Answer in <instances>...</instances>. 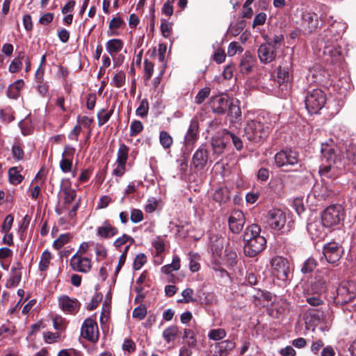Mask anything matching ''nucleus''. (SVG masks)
<instances>
[{"instance_id":"6ab92c4d","label":"nucleus","mask_w":356,"mask_h":356,"mask_svg":"<svg viewBox=\"0 0 356 356\" xmlns=\"http://www.w3.org/2000/svg\"><path fill=\"white\" fill-rule=\"evenodd\" d=\"M60 308L71 314H76L81 306L80 302L76 298H70L67 296H63L58 299Z\"/></svg>"},{"instance_id":"473e14b6","label":"nucleus","mask_w":356,"mask_h":356,"mask_svg":"<svg viewBox=\"0 0 356 356\" xmlns=\"http://www.w3.org/2000/svg\"><path fill=\"white\" fill-rule=\"evenodd\" d=\"M261 229L259 225L252 224L248 226L244 232L243 240L250 241V239H254L257 236L260 235Z\"/></svg>"},{"instance_id":"aec40b11","label":"nucleus","mask_w":356,"mask_h":356,"mask_svg":"<svg viewBox=\"0 0 356 356\" xmlns=\"http://www.w3.org/2000/svg\"><path fill=\"white\" fill-rule=\"evenodd\" d=\"M230 100L222 96H216L209 101L210 106L213 113L223 114L227 111Z\"/></svg>"},{"instance_id":"f3484780","label":"nucleus","mask_w":356,"mask_h":356,"mask_svg":"<svg viewBox=\"0 0 356 356\" xmlns=\"http://www.w3.org/2000/svg\"><path fill=\"white\" fill-rule=\"evenodd\" d=\"M209 159L208 151L204 145H201L194 153L192 165L197 169H202L207 164Z\"/></svg>"},{"instance_id":"8fccbe9b","label":"nucleus","mask_w":356,"mask_h":356,"mask_svg":"<svg viewBox=\"0 0 356 356\" xmlns=\"http://www.w3.org/2000/svg\"><path fill=\"white\" fill-rule=\"evenodd\" d=\"M227 114L234 119L241 116V112L238 106L235 105L232 100H230L229 105L227 109Z\"/></svg>"},{"instance_id":"052dcab7","label":"nucleus","mask_w":356,"mask_h":356,"mask_svg":"<svg viewBox=\"0 0 356 356\" xmlns=\"http://www.w3.org/2000/svg\"><path fill=\"white\" fill-rule=\"evenodd\" d=\"M147 257L146 256L141 253L136 255L134 261V270H140L142 266L146 263Z\"/></svg>"},{"instance_id":"4be33fe9","label":"nucleus","mask_w":356,"mask_h":356,"mask_svg":"<svg viewBox=\"0 0 356 356\" xmlns=\"http://www.w3.org/2000/svg\"><path fill=\"white\" fill-rule=\"evenodd\" d=\"M323 222L314 221L308 223L307 231L313 239H323L325 236Z\"/></svg>"},{"instance_id":"412c9836","label":"nucleus","mask_w":356,"mask_h":356,"mask_svg":"<svg viewBox=\"0 0 356 356\" xmlns=\"http://www.w3.org/2000/svg\"><path fill=\"white\" fill-rule=\"evenodd\" d=\"M22 266L19 262H17L11 268L10 276L6 282L7 288H13L19 284L22 279Z\"/></svg>"},{"instance_id":"2eb2a0df","label":"nucleus","mask_w":356,"mask_h":356,"mask_svg":"<svg viewBox=\"0 0 356 356\" xmlns=\"http://www.w3.org/2000/svg\"><path fill=\"white\" fill-rule=\"evenodd\" d=\"M342 254L341 248L336 243H329L324 246L323 255L328 263L335 264Z\"/></svg>"},{"instance_id":"c756f323","label":"nucleus","mask_w":356,"mask_h":356,"mask_svg":"<svg viewBox=\"0 0 356 356\" xmlns=\"http://www.w3.org/2000/svg\"><path fill=\"white\" fill-rule=\"evenodd\" d=\"M24 86V82L22 79H18L13 83L10 84L7 90L8 97L12 99H17L20 90Z\"/></svg>"},{"instance_id":"9d476101","label":"nucleus","mask_w":356,"mask_h":356,"mask_svg":"<svg viewBox=\"0 0 356 356\" xmlns=\"http://www.w3.org/2000/svg\"><path fill=\"white\" fill-rule=\"evenodd\" d=\"M298 161V154L292 149L282 150L275 156V162L278 167L295 165Z\"/></svg>"},{"instance_id":"79ce46f5","label":"nucleus","mask_w":356,"mask_h":356,"mask_svg":"<svg viewBox=\"0 0 356 356\" xmlns=\"http://www.w3.org/2000/svg\"><path fill=\"white\" fill-rule=\"evenodd\" d=\"M222 134H223V136L224 137L227 136H229L231 138V139L232 140V143H233V145H234L235 148L237 150H241L242 149V148L243 147V142H242V140H241L240 138H238L234 134L230 132L229 131H228L227 129H224L222 131Z\"/></svg>"},{"instance_id":"69168bd1","label":"nucleus","mask_w":356,"mask_h":356,"mask_svg":"<svg viewBox=\"0 0 356 356\" xmlns=\"http://www.w3.org/2000/svg\"><path fill=\"white\" fill-rule=\"evenodd\" d=\"M266 20V14L261 12L257 14L253 21L252 27L264 25Z\"/></svg>"},{"instance_id":"e2e57ef3","label":"nucleus","mask_w":356,"mask_h":356,"mask_svg":"<svg viewBox=\"0 0 356 356\" xmlns=\"http://www.w3.org/2000/svg\"><path fill=\"white\" fill-rule=\"evenodd\" d=\"M53 325L56 330L63 331L65 329V321L61 316H56L53 319Z\"/></svg>"},{"instance_id":"f704fd0d","label":"nucleus","mask_w":356,"mask_h":356,"mask_svg":"<svg viewBox=\"0 0 356 356\" xmlns=\"http://www.w3.org/2000/svg\"><path fill=\"white\" fill-rule=\"evenodd\" d=\"M129 148L124 144H120L117 152L116 163H127Z\"/></svg>"},{"instance_id":"7ed1b4c3","label":"nucleus","mask_w":356,"mask_h":356,"mask_svg":"<svg viewBox=\"0 0 356 356\" xmlns=\"http://www.w3.org/2000/svg\"><path fill=\"white\" fill-rule=\"evenodd\" d=\"M305 106L311 114L317 113L325 105L326 97L324 92L315 88L308 91L305 97Z\"/></svg>"},{"instance_id":"bf43d9fd","label":"nucleus","mask_w":356,"mask_h":356,"mask_svg":"<svg viewBox=\"0 0 356 356\" xmlns=\"http://www.w3.org/2000/svg\"><path fill=\"white\" fill-rule=\"evenodd\" d=\"M226 336V332L223 329H214L209 333V337L213 340H220Z\"/></svg>"},{"instance_id":"58836bf2","label":"nucleus","mask_w":356,"mask_h":356,"mask_svg":"<svg viewBox=\"0 0 356 356\" xmlns=\"http://www.w3.org/2000/svg\"><path fill=\"white\" fill-rule=\"evenodd\" d=\"M159 141L164 149H169L173 143L172 136L165 131H161L160 132Z\"/></svg>"},{"instance_id":"2f4dec72","label":"nucleus","mask_w":356,"mask_h":356,"mask_svg":"<svg viewBox=\"0 0 356 356\" xmlns=\"http://www.w3.org/2000/svg\"><path fill=\"white\" fill-rule=\"evenodd\" d=\"M123 42L120 39H111L109 40L106 44L107 51L113 55V54L120 52L123 47Z\"/></svg>"},{"instance_id":"680f3d73","label":"nucleus","mask_w":356,"mask_h":356,"mask_svg":"<svg viewBox=\"0 0 356 356\" xmlns=\"http://www.w3.org/2000/svg\"><path fill=\"white\" fill-rule=\"evenodd\" d=\"M147 314V308L145 306H138L133 311L132 316L134 318L139 320L143 319Z\"/></svg>"},{"instance_id":"09e8293b","label":"nucleus","mask_w":356,"mask_h":356,"mask_svg":"<svg viewBox=\"0 0 356 356\" xmlns=\"http://www.w3.org/2000/svg\"><path fill=\"white\" fill-rule=\"evenodd\" d=\"M149 111V104L146 99L140 102V106L136 108V113L137 115L144 118L147 115Z\"/></svg>"},{"instance_id":"49530a36","label":"nucleus","mask_w":356,"mask_h":356,"mask_svg":"<svg viewBox=\"0 0 356 356\" xmlns=\"http://www.w3.org/2000/svg\"><path fill=\"white\" fill-rule=\"evenodd\" d=\"M143 124L139 120H134L130 125V136L134 137L139 134L143 130Z\"/></svg>"},{"instance_id":"f8f14e48","label":"nucleus","mask_w":356,"mask_h":356,"mask_svg":"<svg viewBox=\"0 0 356 356\" xmlns=\"http://www.w3.org/2000/svg\"><path fill=\"white\" fill-rule=\"evenodd\" d=\"M258 57L260 61L268 64L273 61L277 56L275 47L272 42H266L259 46L258 49Z\"/></svg>"},{"instance_id":"0e129e2a","label":"nucleus","mask_w":356,"mask_h":356,"mask_svg":"<svg viewBox=\"0 0 356 356\" xmlns=\"http://www.w3.org/2000/svg\"><path fill=\"white\" fill-rule=\"evenodd\" d=\"M243 48L236 42H232L227 48V54L229 56H234L237 51H242Z\"/></svg>"},{"instance_id":"338daca9","label":"nucleus","mask_w":356,"mask_h":356,"mask_svg":"<svg viewBox=\"0 0 356 356\" xmlns=\"http://www.w3.org/2000/svg\"><path fill=\"white\" fill-rule=\"evenodd\" d=\"M225 252H226L225 258H226L227 262L228 263V264L229 266H233L234 265H235L236 264V260H237L236 252L235 251H232V250L228 251L227 250H226Z\"/></svg>"},{"instance_id":"13d9d810","label":"nucleus","mask_w":356,"mask_h":356,"mask_svg":"<svg viewBox=\"0 0 356 356\" xmlns=\"http://www.w3.org/2000/svg\"><path fill=\"white\" fill-rule=\"evenodd\" d=\"M184 339L186 340V343L190 347H194L196 343V340L195 339L194 333L191 330H184Z\"/></svg>"},{"instance_id":"5fc2aeb1","label":"nucleus","mask_w":356,"mask_h":356,"mask_svg":"<svg viewBox=\"0 0 356 356\" xmlns=\"http://www.w3.org/2000/svg\"><path fill=\"white\" fill-rule=\"evenodd\" d=\"M190 256V265L189 268L192 272H197L199 270L200 265L198 263L199 256L197 254L192 252L189 253Z\"/></svg>"},{"instance_id":"a19ab883","label":"nucleus","mask_w":356,"mask_h":356,"mask_svg":"<svg viewBox=\"0 0 356 356\" xmlns=\"http://www.w3.org/2000/svg\"><path fill=\"white\" fill-rule=\"evenodd\" d=\"M63 192L64 194V203L65 204H71L76 197V191L72 189L70 186H64Z\"/></svg>"},{"instance_id":"6e6552de","label":"nucleus","mask_w":356,"mask_h":356,"mask_svg":"<svg viewBox=\"0 0 356 356\" xmlns=\"http://www.w3.org/2000/svg\"><path fill=\"white\" fill-rule=\"evenodd\" d=\"M273 273L280 280L286 281L289 278L290 266L288 260L282 257L277 256L271 259Z\"/></svg>"},{"instance_id":"37998d69","label":"nucleus","mask_w":356,"mask_h":356,"mask_svg":"<svg viewBox=\"0 0 356 356\" xmlns=\"http://www.w3.org/2000/svg\"><path fill=\"white\" fill-rule=\"evenodd\" d=\"M126 74L123 71H120L115 74L112 79L111 84L116 88H121L125 83Z\"/></svg>"},{"instance_id":"6e6d98bb","label":"nucleus","mask_w":356,"mask_h":356,"mask_svg":"<svg viewBox=\"0 0 356 356\" xmlns=\"http://www.w3.org/2000/svg\"><path fill=\"white\" fill-rule=\"evenodd\" d=\"M143 213L140 209H131L130 219L133 223H138L143 221Z\"/></svg>"},{"instance_id":"9b49d317","label":"nucleus","mask_w":356,"mask_h":356,"mask_svg":"<svg viewBox=\"0 0 356 356\" xmlns=\"http://www.w3.org/2000/svg\"><path fill=\"white\" fill-rule=\"evenodd\" d=\"M81 334L82 337L90 342L97 341L99 330L96 321L91 318H86L81 326Z\"/></svg>"},{"instance_id":"ea45409f","label":"nucleus","mask_w":356,"mask_h":356,"mask_svg":"<svg viewBox=\"0 0 356 356\" xmlns=\"http://www.w3.org/2000/svg\"><path fill=\"white\" fill-rule=\"evenodd\" d=\"M71 238L72 235L70 233L62 234L54 241L53 247L56 250H59L67 244Z\"/></svg>"},{"instance_id":"3c124183","label":"nucleus","mask_w":356,"mask_h":356,"mask_svg":"<svg viewBox=\"0 0 356 356\" xmlns=\"http://www.w3.org/2000/svg\"><path fill=\"white\" fill-rule=\"evenodd\" d=\"M12 154L14 159L17 161L22 160L24 156V152L22 146L19 143H15L12 147Z\"/></svg>"},{"instance_id":"5701e85b","label":"nucleus","mask_w":356,"mask_h":356,"mask_svg":"<svg viewBox=\"0 0 356 356\" xmlns=\"http://www.w3.org/2000/svg\"><path fill=\"white\" fill-rule=\"evenodd\" d=\"M235 343L229 340L217 343L213 348V354L215 356H227L229 352L235 348Z\"/></svg>"},{"instance_id":"7c9ffc66","label":"nucleus","mask_w":356,"mask_h":356,"mask_svg":"<svg viewBox=\"0 0 356 356\" xmlns=\"http://www.w3.org/2000/svg\"><path fill=\"white\" fill-rule=\"evenodd\" d=\"M327 23H330V28L328 29V31L334 36H339L341 33H343L345 31V24L341 22H332V17H330L327 19Z\"/></svg>"},{"instance_id":"4468645a","label":"nucleus","mask_w":356,"mask_h":356,"mask_svg":"<svg viewBox=\"0 0 356 356\" xmlns=\"http://www.w3.org/2000/svg\"><path fill=\"white\" fill-rule=\"evenodd\" d=\"M70 266L74 270L86 273L92 268L91 261L88 257H83L78 254H74L70 259Z\"/></svg>"},{"instance_id":"423d86ee","label":"nucleus","mask_w":356,"mask_h":356,"mask_svg":"<svg viewBox=\"0 0 356 356\" xmlns=\"http://www.w3.org/2000/svg\"><path fill=\"white\" fill-rule=\"evenodd\" d=\"M264 218L266 222L271 229L279 231L284 228L286 218L282 210L276 208L270 209Z\"/></svg>"},{"instance_id":"603ef678","label":"nucleus","mask_w":356,"mask_h":356,"mask_svg":"<svg viewBox=\"0 0 356 356\" xmlns=\"http://www.w3.org/2000/svg\"><path fill=\"white\" fill-rule=\"evenodd\" d=\"M129 243L130 242V244H132L134 243V239L127 235V234H123L122 236L118 238L113 243V245L115 247V248H120L122 245H124L126 244L127 243Z\"/></svg>"},{"instance_id":"f257e3e1","label":"nucleus","mask_w":356,"mask_h":356,"mask_svg":"<svg viewBox=\"0 0 356 356\" xmlns=\"http://www.w3.org/2000/svg\"><path fill=\"white\" fill-rule=\"evenodd\" d=\"M328 164L325 165H321L319 168V174L321 177V192L318 191V187L314 186L312 190V194L308 196V198H311L312 196L318 197L319 200H325L326 198L333 194L330 185L326 182L325 179H334L338 176V169L337 166H334L333 162H327Z\"/></svg>"},{"instance_id":"1a4fd4ad","label":"nucleus","mask_w":356,"mask_h":356,"mask_svg":"<svg viewBox=\"0 0 356 356\" xmlns=\"http://www.w3.org/2000/svg\"><path fill=\"white\" fill-rule=\"evenodd\" d=\"M266 245V238L262 236H257L254 239L245 241L244 253L250 257H255L264 250Z\"/></svg>"},{"instance_id":"864d4df0","label":"nucleus","mask_w":356,"mask_h":356,"mask_svg":"<svg viewBox=\"0 0 356 356\" xmlns=\"http://www.w3.org/2000/svg\"><path fill=\"white\" fill-rule=\"evenodd\" d=\"M182 299L178 300V302L182 303H189L193 302L195 300L193 297V290L192 289L188 288L184 289L182 293Z\"/></svg>"},{"instance_id":"4c0bfd02","label":"nucleus","mask_w":356,"mask_h":356,"mask_svg":"<svg viewBox=\"0 0 356 356\" xmlns=\"http://www.w3.org/2000/svg\"><path fill=\"white\" fill-rule=\"evenodd\" d=\"M179 332V329L175 325H172L168 328H166L163 332V337L165 340L166 342L170 343V341H173Z\"/></svg>"},{"instance_id":"393cba45","label":"nucleus","mask_w":356,"mask_h":356,"mask_svg":"<svg viewBox=\"0 0 356 356\" xmlns=\"http://www.w3.org/2000/svg\"><path fill=\"white\" fill-rule=\"evenodd\" d=\"M118 229L113 226L108 220H105L102 225L97 229V235L101 238H107L117 235Z\"/></svg>"},{"instance_id":"a211bd4d","label":"nucleus","mask_w":356,"mask_h":356,"mask_svg":"<svg viewBox=\"0 0 356 356\" xmlns=\"http://www.w3.org/2000/svg\"><path fill=\"white\" fill-rule=\"evenodd\" d=\"M321 154L327 162L335 163L338 155V148L334 141L330 139L321 145Z\"/></svg>"},{"instance_id":"20e7f679","label":"nucleus","mask_w":356,"mask_h":356,"mask_svg":"<svg viewBox=\"0 0 356 356\" xmlns=\"http://www.w3.org/2000/svg\"><path fill=\"white\" fill-rule=\"evenodd\" d=\"M322 222L325 227L337 225L343 219V208L339 204L327 207L322 213Z\"/></svg>"},{"instance_id":"cd10ccee","label":"nucleus","mask_w":356,"mask_h":356,"mask_svg":"<svg viewBox=\"0 0 356 356\" xmlns=\"http://www.w3.org/2000/svg\"><path fill=\"white\" fill-rule=\"evenodd\" d=\"M22 169L19 165L12 167L8 170V180L11 184L17 185L23 181L24 177L21 175Z\"/></svg>"},{"instance_id":"bb28decb","label":"nucleus","mask_w":356,"mask_h":356,"mask_svg":"<svg viewBox=\"0 0 356 356\" xmlns=\"http://www.w3.org/2000/svg\"><path fill=\"white\" fill-rule=\"evenodd\" d=\"M291 68L290 65L280 66L277 68V79L280 85L287 83L292 80Z\"/></svg>"},{"instance_id":"72a5a7b5","label":"nucleus","mask_w":356,"mask_h":356,"mask_svg":"<svg viewBox=\"0 0 356 356\" xmlns=\"http://www.w3.org/2000/svg\"><path fill=\"white\" fill-rule=\"evenodd\" d=\"M211 145L213 154L219 156L224 152L226 147V143L222 138L218 137L212 139Z\"/></svg>"},{"instance_id":"b1692460","label":"nucleus","mask_w":356,"mask_h":356,"mask_svg":"<svg viewBox=\"0 0 356 356\" xmlns=\"http://www.w3.org/2000/svg\"><path fill=\"white\" fill-rule=\"evenodd\" d=\"M180 268V259L177 255H175L170 264H167L161 268V272L169 275L168 282L176 283L178 279L171 273L172 270H177Z\"/></svg>"},{"instance_id":"f03ea898","label":"nucleus","mask_w":356,"mask_h":356,"mask_svg":"<svg viewBox=\"0 0 356 356\" xmlns=\"http://www.w3.org/2000/svg\"><path fill=\"white\" fill-rule=\"evenodd\" d=\"M244 132L248 140L258 143L268 136L269 127L261 120L260 118H257L247 122Z\"/></svg>"},{"instance_id":"c03bdc74","label":"nucleus","mask_w":356,"mask_h":356,"mask_svg":"<svg viewBox=\"0 0 356 356\" xmlns=\"http://www.w3.org/2000/svg\"><path fill=\"white\" fill-rule=\"evenodd\" d=\"M316 261L314 258H309L304 262L301 272L304 274L309 273L316 268Z\"/></svg>"},{"instance_id":"dca6fc26","label":"nucleus","mask_w":356,"mask_h":356,"mask_svg":"<svg viewBox=\"0 0 356 356\" xmlns=\"http://www.w3.org/2000/svg\"><path fill=\"white\" fill-rule=\"evenodd\" d=\"M245 216L241 211H233L229 218V227L233 233L238 234L243 228Z\"/></svg>"},{"instance_id":"e433bc0d","label":"nucleus","mask_w":356,"mask_h":356,"mask_svg":"<svg viewBox=\"0 0 356 356\" xmlns=\"http://www.w3.org/2000/svg\"><path fill=\"white\" fill-rule=\"evenodd\" d=\"M113 111L114 107H113L110 111H106V109L103 108L98 112L97 119L98 125L99 127H102L109 120L111 116L113 115Z\"/></svg>"},{"instance_id":"39448f33","label":"nucleus","mask_w":356,"mask_h":356,"mask_svg":"<svg viewBox=\"0 0 356 356\" xmlns=\"http://www.w3.org/2000/svg\"><path fill=\"white\" fill-rule=\"evenodd\" d=\"M356 286L353 282H343L337 289L335 301L344 305L351 302L356 296Z\"/></svg>"},{"instance_id":"774afa93","label":"nucleus","mask_w":356,"mask_h":356,"mask_svg":"<svg viewBox=\"0 0 356 356\" xmlns=\"http://www.w3.org/2000/svg\"><path fill=\"white\" fill-rule=\"evenodd\" d=\"M72 162L70 159L63 158L60 162V168L64 172H68L71 170Z\"/></svg>"},{"instance_id":"c85d7f7f","label":"nucleus","mask_w":356,"mask_h":356,"mask_svg":"<svg viewBox=\"0 0 356 356\" xmlns=\"http://www.w3.org/2000/svg\"><path fill=\"white\" fill-rule=\"evenodd\" d=\"M230 198V191L226 186H222L215 190L213 199L218 203H225Z\"/></svg>"},{"instance_id":"a18cd8bd","label":"nucleus","mask_w":356,"mask_h":356,"mask_svg":"<svg viewBox=\"0 0 356 356\" xmlns=\"http://www.w3.org/2000/svg\"><path fill=\"white\" fill-rule=\"evenodd\" d=\"M211 88L205 87L199 90L198 93L195 97V103L197 104H202L210 95Z\"/></svg>"},{"instance_id":"c9c22d12","label":"nucleus","mask_w":356,"mask_h":356,"mask_svg":"<svg viewBox=\"0 0 356 356\" xmlns=\"http://www.w3.org/2000/svg\"><path fill=\"white\" fill-rule=\"evenodd\" d=\"M51 259V254L48 250H44L40 257V261L39 263L40 271H45L49 268L50 260Z\"/></svg>"},{"instance_id":"de8ad7c7","label":"nucleus","mask_w":356,"mask_h":356,"mask_svg":"<svg viewBox=\"0 0 356 356\" xmlns=\"http://www.w3.org/2000/svg\"><path fill=\"white\" fill-rule=\"evenodd\" d=\"M24 55L22 52L19 53V56L15 58L9 65V71L12 73L17 72L22 65V60L24 58Z\"/></svg>"},{"instance_id":"ddd939ff","label":"nucleus","mask_w":356,"mask_h":356,"mask_svg":"<svg viewBox=\"0 0 356 356\" xmlns=\"http://www.w3.org/2000/svg\"><path fill=\"white\" fill-rule=\"evenodd\" d=\"M199 136V123L195 119L191 121L190 126L184 136V145L187 150L191 152L193 145L196 143Z\"/></svg>"},{"instance_id":"4d7b16f0","label":"nucleus","mask_w":356,"mask_h":356,"mask_svg":"<svg viewBox=\"0 0 356 356\" xmlns=\"http://www.w3.org/2000/svg\"><path fill=\"white\" fill-rule=\"evenodd\" d=\"M144 65L145 79L149 80L153 74L154 65L147 59H145L144 61Z\"/></svg>"},{"instance_id":"0eeeda50","label":"nucleus","mask_w":356,"mask_h":356,"mask_svg":"<svg viewBox=\"0 0 356 356\" xmlns=\"http://www.w3.org/2000/svg\"><path fill=\"white\" fill-rule=\"evenodd\" d=\"M302 25L309 33L315 31L323 25V15H318L311 9H306L302 13Z\"/></svg>"},{"instance_id":"a878e982","label":"nucleus","mask_w":356,"mask_h":356,"mask_svg":"<svg viewBox=\"0 0 356 356\" xmlns=\"http://www.w3.org/2000/svg\"><path fill=\"white\" fill-rule=\"evenodd\" d=\"M255 63V58L249 52H245L240 63V70L243 74H248L252 70Z\"/></svg>"}]
</instances>
